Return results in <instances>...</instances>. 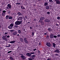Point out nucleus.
<instances>
[{
  "instance_id": "14",
  "label": "nucleus",
  "mask_w": 60,
  "mask_h": 60,
  "mask_svg": "<svg viewBox=\"0 0 60 60\" xmlns=\"http://www.w3.org/2000/svg\"><path fill=\"white\" fill-rule=\"evenodd\" d=\"M36 57V56L35 55H32V56L31 58L33 60L35 58V57Z\"/></svg>"
},
{
  "instance_id": "47",
  "label": "nucleus",
  "mask_w": 60,
  "mask_h": 60,
  "mask_svg": "<svg viewBox=\"0 0 60 60\" xmlns=\"http://www.w3.org/2000/svg\"><path fill=\"white\" fill-rule=\"evenodd\" d=\"M49 37V36H47L46 37V38L47 39H48Z\"/></svg>"
},
{
  "instance_id": "56",
  "label": "nucleus",
  "mask_w": 60,
  "mask_h": 60,
  "mask_svg": "<svg viewBox=\"0 0 60 60\" xmlns=\"http://www.w3.org/2000/svg\"><path fill=\"white\" fill-rule=\"evenodd\" d=\"M6 9H9V8L8 7H7Z\"/></svg>"
},
{
  "instance_id": "58",
  "label": "nucleus",
  "mask_w": 60,
  "mask_h": 60,
  "mask_svg": "<svg viewBox=\"0 0 60 60\" xmlns=\"http://www.w3.org/2000/svg\"><path fill=\"white\" fill-rule=\"evenodd\" d=\"M30 23V22H28V23Z\"/></svg>"
},
{
  "instance_id": "5",
  "label": "nucleus",
  "mask_w": 60,
  "mask_h": 60,
  "mask_svg": "<svg viewBox=\"0 0 60 60\" xmlns=\"http://www.w3.org/2000/svg\"><path fill=\"white\" fill-rule=\"evenodd\" d=\"M27 38H24V41L26 43H28V42L27 40Z\"/></svg>"
},
{
  "instance_id": "19",
  "label": "nucleus",
  "mask_w": 60,
  "mask_h": 60,
  "mask_svg": "<svg viewBox=\"0 0 60 60\" xmlns=\"http://www.w3.org/2000/svg\"><path fill=\"white\" fill-rule=\"evenodd\" d=\"M20 40L22 42H23V40L22 38H20Z\"/></svg>"
},
{
  "instance_id": "62",
  "label": "nucleus",
  "mask_w": 60,
  "mask_h": 60,
  "mask_svg": "<svg viewBox=\"0 0 60 60\" xmlns=\"http://www.w3.org/2000/svg\"><path fill=\"white\" fill-rule=\"evenodd\" d=\"M20 55H22V54H20Z\"/></svg>"
},
{
  "instance_id": "16",
  "label": "nucleus",
  "mask_w": 60,
  "mask_h": 60,
  "mask_svg": "<svg viewBox=\"0 0 60 60\" xmlns=\"http://www.w3.org/2000/svg\"><path fill=\"white\" fill-rule=\"evenodd\" d=\"M45 21L46 22H50V20L49 19H46L45 20Z\"/></svg>"
},
{
  "instance_id": "39",
  "label": "nucleus",
  "mask_w": 60,
  "mask_h": 60,
  "mask_svg": "<svg viewBox=\"0 0 60 60\" xmlns=\"http://www.w3.org/2000/svg\"><path fill=\"white\" fill-rule=\"evenodd\" d=\"M32 36H34V32H32Z\"/></svg>"
},
{
  "instance_id": "38",
  "label": "nucleus",
  "mask_w": 60,
  "mask_h": 60,
  "mask_svg": "<svg viewBox=\"0 0 60 60\" xmlns=\"http://www.w3.org/2000/svg\"><path fill=\"white\" fill-rule=\"evenodd\" d=\"M21 9H25V7H24V8L23 7H22V6H21Z\"/></svg>"
},
{
  "instance_id": "33",
  "label": "nucleus",
  "mask_w": 60,
  "mask_h": 60,
  "mask_svg": "<svg viewBox=\"0 0 60 60\" xmlns=\"http://www.w3.org/2000/svg\"><path fill=\"white\" fill-rule=\"evenodd\" d=\"M16 5H21V4L20 3H16Z\"/></svg>"
},
{
  "instance_id": "31",
  "label": "nucleus",
  "mask_w": 60,
  "mask_h": 60,
  "mask_svg": "<svg viewBox=\"0 0 60 60\" xmlns=\"http://www.w3.org/2000/svg\"><path fill=\"white\" fill-rule=\"evenodd\" d=\"M49 2L53 3V1L52 0H49Z\"/></svg>"
},
{
  "instance_id": "1",
  "label": "nucleus",
  "mask_w": 60,
  "mask_h": 60,
  "mask_svg": "<svg viewBox=\"0 0 60 60\" xmlns=\"http://www.w3.org/2000/svg\"><path fill=\"white\" fill-rule=\"evenodd\" d=\"M14 24L13 23H12L10 24L9 26H8V28L9 29H11L12 28V27L13 26Z\"/></svg>"
},
{
  "instance_id": "63",
  "label": "nucleus",
  "mask_w": 60,
  "mask_h": 60,
  "mask_svg": "<svg viewBox=\"0 0 60 60\" xmlns=\"http://www.w3.org/2000/svg\"><path fill=\"white\" fill-rule=\"evenodd\" d=\"M1 54H0V56H1Z\"/></svg>"
},
{
  "instance_id": "11",
  "label": "nucleus",
  "mask_w": 60,
  "mask_h": 60,
  "mask_svg": "<svg viewBox=\"0 0 60 60\" xmlns=\"http://www.w3.org/2000/svg\"><path fill=\"white\" fill-rule=\"evenodd\" d=\"M7 7H8L9 9H11V5L9 4H8Z\"/></svg>"
},
{
  "instance_id": "43",
  "label": "nucleus",
  "mask_w": 60,
  "mask_h": 60,
  "mask_svg": "<svg viewBox=\"0 0 60 60\" xmlns=\"http://www.w3.org/2000/svg\"><path fill=\"white\" fill-rule=\"evenodd\" d=\"M10 37V36L9 35H8V36H6V37L7 38H9Z\"/></svg>"
},
{
  "instance_id": "59",
  "label": "nucleus",
  "mask_w": 60,
  "mask_h": 60,
  "mask_svg": "<svg viewBox=\"0 0 60 60\" xmlns=\"http://www.w3.org/2000/svg\"><path fill=\"white\" fill-rule=\"evenodd\" d=\"M38 0L40 1L41 0Z\"/></svg>"
},
{
  "instance_id": "15",
  "label": "nucleus",
  "mask_w": 60,
  "mask_h": 60,
  "mask_svg": "<svg viewBox=\"0 0 60 60\" xmlns=\"http://www.w3.org/2000/svg\"><path fill=\"white\" fill-rule=\"evenodd\" d=\"M53 35H54L53 34H50V38H54L53 37Z\"/></svg>"
},
{
  "instance_id": "44",
  "label": "nucleus",
  "mask_w": 60,
  "mask_h": 60,
  "mask_svg": "<svg viewBox=\"0 0 60 60\" xmlns=\"http://www.w3.org/2000/svg\"><path fill=\"white\" fill-rule=\"evenodd\" d=\"M31 54H35V53L34 52H31L30 53Z\"/></svg>"
},
{
  "instance_id": "51",
  "label": "nucleus",
  "mask_w": 60,
  "mask_h": 60,
  "mask_svg": "<svg viewBox=\"0 0 60 60\" xmlns=\"http://www.w3.org/2000/svg\"><path fill=\"white\" fill-rule=\"evenodd\" d=\"M36 50H37V49H33V51H35Z\"/></svg>"
},
{
  "instance_id": "50",
  "label": "nucleus",
  "mask_w": 60,
  "mask_h": 60,
  "mask_svg": "<svg viewBox=\"0 0 60 60\" xmlns=\"http://www.w3.org/2000/svg\"><path fill=\"white\" fill-rule=\"evenodd\" d=\"M44 34L45 35H47V33H45Z\"/></svg>"
},
{
  "instance_id": "21",
  "label": "nucleus",
  "mask_w": 60,
  "mask_h": 60,
  "mask_svg": "<svg viewBox=\"0 0 60 60\" xmlns=\"http://www.w3.org/2000/svg\"><path fill=\"white\" fill-rule=\"evenodd\" d=\"M41 24L43 25H44L45 24V23L44 22L42 21H41Z\"/></svg>"
},
{
  "instance_id": "10",
  "label": "nucleus",
  "mask_w": 60,
  "mask_h": 60,
  "mask_svg": "<svg viewBox=\"0 0 60 60\" xmlns=\"http://www.w3.org/2000/svg\"><path fill=\"white\" fill-rule=\"evenodd\" d=\"M20 57L22 58V60H25L26 59V57L23 56L22 55L20 56Z\"/></svg>"
},
{
  "instance_id": "9",
  "label": "nucleus",
  "mask_w": 60,
  "mask_h": 60,
  "mask_svg": "<svg viewBox=\"0 0 60 60\" xmlns=\"http://www.w3.org/2000/svg\"><path fill=\"white\" fill-rule=\"evenodd\" d=\"M54 52L59 53L60 52L59 51V49H56L55 51Z\"/></svg>"
},
{
  "instance_id": "53",
  "label": "nucleus",
  "mask_w": 60,
  "mask_h": 60,
  "mask_svg": "<svg viewBox=\"0 0 60 60\" xmlns=\"http://www.w3.org/2000/svg\"><path fill=\"white\" fill-rule=\"evenodd\" d=\"M30 29H32V27H30Z\"/></svg>"
},
{
  "instance_id": "52",
  "label": "nucleus",
  "mask_w": 60,
  "mask_h": 60,
  "mask_svg": "<svg viewBox=\"0 0 60 60\" xmlns=\"http://www.w3.org/2000/svg\"><path fill=\"white\" fill-rule=\"evenodd\" d=\"M55 55H56V56H59V55L58 54H55Z\"/></svg>"
},
{
  "instance_id": "64",
  "label": "nucleus",
  "mask_w": 60,
  "mask_h": 60,
  "mask_svg": "<svg viewBox=\"0 0 60 60\" xmlns=\"http://www.w3.org/2000/svg\"><path fill=\"white\" fill-rule=\"evenodd\" d=\"M20 0L21 1L22 0Z\"/></svg>"
},
{
  "instance_id": "8",
  "label": "nucleus",
  "mask_w": 60,
  "mask_h": 60,
  "mask_svg": "<svg viewBox=\"0 0 60 60\" xmlns=\"http://www.w3.org/2000/svg\"><path fill=\"white\" fill-rule=\"evenodd\" d=\"M46 45L48 47H50L51 46V45L50 43H47L46 44Z\"/></svg>"
},
{
  "instance_id": "61",
  "label": "nucleus",
  "mask_w": 60,
  "mask_h": 60,
  "mask_svg": "<svg viewBox=\"0 0 60 60\" xmlns=\"http://www.w3.org/2000/svg\"><path fill=\"white\" fill-rule=\"evenodd\" d=\"M1 11V10L0 9V11Z\"/></svg>"
},
{
  "instance_id": "22",
  "label": "nucleus",
  "mask_w": 60,
  "mask_h": 60,
  "mask_svg": "<svg viewBox=\"0 0 60 60\" xmlns=\"http://www.w3.org/2000/svg\"><path fill=\"white\" fill-rule=\"evenodd\" d=\"M46 9H49V6H47L46 7Z\"/></svg>"
},
{
  "instance_id": "42",
  "label": "nucleus",
  "mask_w": 60,
  "mask_h": 60,
  "mask_svg": "<svg viewBox=\"0 0 60 60\" xmlns=\"http://www.w3.org/2000/svg\"><path fill=\"white\" fill-rule=\"evenodd\" d=\"M57 37H60V35H59V34H58L57 35Z\"/></svg>"
},
{
  "instance_id": "30",
  "label": "nucleus",
  "mask_w": 60,
  "mask_h": 60,
  "mask_svg": "<svg viewBox=\"0 0 60 60\" xmlns=\"http://www.w3.org/2000/svg\"><path fill=\"white\" fill-rule=\"evenodd\" d=\"M10 46H11V45L10 44H8V45L6 46V47H10Z\"/></svg>"
},
{
  "instance_id": "49",
  "label": "nucleus",
  "mask_w": 60,
  "mask_h": 60,
  "mask_svg": "<svg viewBox=\"0 0 60 60\" xmlns=\"http://www.w3.org/2000/svg\"><path fill=\"white\" fill-rule=\"evenodd\" d=\"M8 34V32H5L4 34Z\"/></svg>"
},
{
  "instance_id": "26",
  "label": "nucleus",
  "mask_w": 60,
  "mask_h": 60,
  "mask_svg": "<svg viewBox=\"0 0 60 60\" xmlns=\"http://www.w3.org/2000/svg\"><path fill=\"white\" fill-rule=\"evenodd\" d=\"M9 15H7L6 17V19H8L9 18Z\"/></svg>"
},
{
  "instance_id": "6",
  "label": "nucleus",
  "mask_w": 60,
  "mask_h": 60,
  "mask_svg": "<svg viewBox=\"0 0 60 60\" xmlns=\"http://www.w3.org/2000/svg\"><path fill=\"white\" fill-rule=\"evenodd\" d=\"M45 19V17H41L40 18V20H39V22H41V20H44Z\"/></svg>"
},
{
  "instance_id": "55",
  "label": "nucleus",
  "mask_w": 60,
  "mask_h": 60,
  "mask_svg": "<svg viewBox=\"0 0 60 60\" xmlns=\"http://www.w3.org/2000/svg\"><path fill=\"white\" fill-rule=\"evenodd\" d=\"M56 25H57V26H58V24L57 23H56Z\"/></svg>"
},
{
  "instance_id": "28",
  "label": "nucleus",
  "mask_w": 60,
  "mask_h": 60,
  "mask_svg": "<svg viewBox=\"0 0 60 60\" xmlns=\"http://www.w3.org/2000/svg\"><path fill=\"white\" fill-rule=\"evenodd\" d=\"M17 14L19 15H21V13L20 12H18L17 13Z\"/></svg>"
},
{
  "instance_id": "60",
  "label": "nucleus",
  "mask_w": 60,
  "mask_h": 60,
  "mask_svg": "<svg viewBox=\"0 0 60 60\" xmlns=\"http://www.w3.org/2000/svg\"><path fill=\"white\" fill-rule=\"evenodd\" d=\"M1 27V26L0 25V28Z\"/></svg>"
},
{
  "instance_id": "54",
  "label": "nucleus",
  "mask_w": 60,
  "mask_h": 60,
  "mask_svg": "<svg viewBox=\"0 0 60 60\" xmlns=\"http://www.w3.org/2000/svg\"><path fill=\"white\" fill-rule=\"evenodd\" d=\"M16 36H19V34H17V35Z\"/></svg>"
},
{
  "instance_id": "23",
  "label": "nucleus",
  "mask_w": 60,
  "mask_h": 60,
  "mask_svg": "<svg viewBox=\"0 0 60 60\" xmlns=\"http://www.w3.org/2000/svg\"><path fill=\"white\" fill-rule=\"evenodd\" d=\"M53 46L55 48L56 46V44L55 43H53L52 44Z\"/></svg>"
},
{
  "instance_id": "3",
  "label": "nucleus",
  "mask_w": 60,
  "mask_h": 60,
  "mask_svg": "<svg viewBox=\"0 0 60 60\" xmlns=\"http://www.w3.org/2000/svg\"><path fill=\"white\" fill-rule=\"evenodd\" d=\"M3 12L2 14V15L3 16H4L6 14V11L5 10H4L2 11Z\"/></svg>"
},
{
  "instance_id": "45",
  "label": "nucleus",
  "mask_w": 60,
  "mask_h": 60,
  "mask_svg": "<svg viewBox=\"0 0 60 60\" xmlns=\"http://www.w3.org/2000/svg\"><path fill=\"white\" fill-rule=\"evenodd\" d=\"M18 27V26H17L16 25H15L14 26V28H16V27Z\"/></svg>"
},
{
  "instance_id": "13",
  "label": "nucleus",
  "mask_w": 60,
  "mask_h": 60,
  "mask_svg": "<svg viewBox=\"0 0 60 60\" xmlns=\"http://www.w3.org/2000/svg\"><path fill=\"white\" fill-rule=\"evenodd\" d=\"M23 19V18L21 17H20L19 18H18V20L19 21H22Z\"/></svg>"
},
{
  "instance_id": "27",
  "label": "nucleus",
  "mask_w": 60,
  "mask_h": 60,
  "mask_svg": "<svg viewBox=\"0 0 60 60\" xmlns=\"http://www.w3.org/2000/svg\"><path fill=\"white\" fill-rule=\"evenodd\" d=\"M48 30L49 31H52L51 30L50 28H49L48 29Z\"/></svg>"
},
{
  "instance_id": "24",
  "label": "nucleus",
  "mask_w": 60,
  "mask_h": 60,
  "mask_svg": "<svg viewBox=\"0 0 60 60\" xmlns=\"http://www.w3.org/2000/svg\"><path fill=\"white\" fill-rule=\"evenodd\" d=\"M13 17L12 16H10L9 17L8 19H12Z\"/></svg>"
},
{
  "instance_id": "32",
  "label": "nucleus",
  "mask_w": 60,
  "mask_h": 60,
  "mask_svg": "<svg viewBox=\"0 0 60 60\" xmlns=\"http://www.w3.org/2000/svg\"><path fill=\"white\" fill-rule=\"evenodd\" d=\"M18 32L19 33H21V30H18Z\"/></svg>"
},
{
  "instance_id": "7",
  "label": "nucleus",
  "mask_w": 60,
  "mask_h": 60,
  "mask_svg": "<svg viewBox=\"0 0 60 60\" xmlns=\"http://www.w3.org/2000/svg\"><path fill=\"white\" fill-rule=\"evenodd\" d=\"M55 0L56 2V4H60V1L59 0Z\"/></svg>"
},
{
  "instance_id": "12",
  "label": "nucleus",
  "mask_w": 60,
  "mask_h": 60,
  "mask_svg": "<svg viewBox=\"0 0 60 60\" xmlns=\"http://www.w3.org/2000/svg\"><path fill=\"white\" fill-rule=\"evenodd\" d=\"M26 55L27 56H29V57L31 56V54L29 53H27L26 54Z\"/></svg>"
},
{
  "instance_id": "48",
  "label": "nucleus",
  "mask_w": 60,
  "mask_h": 60,
  "mask_svg": "<svg viewBox=\"0 0 60 60\" xmlns=\"http://www.w3.org/2000/svg\"><path fill=\"white\" fill-rule=\"evenodd\" d=\"M38 53L39 54H40V51H38Z\"/></svg>"
},
{
  "instance_id": "57",
  "label": "nucleus",
  "mask_w": 60,
  "mask_h": 60,
  "mask_svg": "<svg viewBox=\"0 0 60 60\" xmlns=\"http://www.w3.org/2000/svg\"><path fill=\"white\" fill-rule=\"evenodd\" d=\"M47 60H51L49 59H47Z\"/></svg>"
},
{
  "instance_id": "40",
  "label": "nucleus",
  "mask_w": 60,
  "mask_h": 60,
  "mask_svg": "<svg viewBox=\"0 0 60 60\" xmlns=\"http://www.w3.org/2000/svg\"><path fill=\"white\" fill-rule=\"evenodd\" d=\"M29 60H33L31 58H29L28 59Z\"/></svg>"
},
{
  "instance_id": "17",
  "label": "nucleus",
  "mask_w": 60,
  "mask_h": 60,
  "mask_svg": "<svg viewBox=\"0 0 60 60\" xmlns=\"http://www.w3.org/2000/svg\"><path fill=\"white\" fill-rule=\"evenodd\" d=\"M15 42V41L13 40V41H12L10 42L9 43L11 44H13Z\"/></svg>"
},
{
  "instance_id": "18",
  "label": "nucleus",
  "mask_w": 60,
  "mask_h": 60,
  "mask_svg": "<svg viewBox=\"0 0 60 60\" xmlns=\"http://www.w3.org/2000/svg\"><path fill=\"white\" fill-rule=\"evenodd\" d=\"M17 34V33L16 32H13L12 34V35H16Z\"/></svg>"
},
{
  "instance_id": "34",
  "label": "nucleus",
  "mask_w": 60,
  "mask_h": 60,
  "mask_svg": "<svg viewBox=\"0 0 60 60\" xmlns=\"http://www.w3.org/2000/svg\"><path fill=\"white\" fill-rule=\"evenodd\" d=\"M10 31L11 32H13L14 31V30H10Z\"/></svg>"
},
{
  "instance_id": "20",
  "label": "nucleus",
  "mask_w": 60,
  "mask_h": 60,
  "mask_svg": "<svg viewBox=\"0 0 60 60\" xmlns=\"http://www.w3.org/2000/svg\"><path fill=\"white\" fill-rule=\"evenodd\" d=\"M48 5V2L45 3L44 4V5L45 6Z\"/></svg>"
},
{
  "instance_id": "41",
  "label": "nucleus",
  "mask_w": 60,
  "mask_h": 60,
  "mask_svg": "<svg viewBox=\"0 0 60 60\" xmlns=\"http://www.w3.org/2000/svg\"><path fill=\"white\" fill-rule=\"evenodd\" d=\"M11 11H8V14H9L10 13Z\"/></svg>"
},
{
  "instance_id": "35",
  "label": "nucleus",
  "mask_w": 60,
  "mask_h": 60,
  "mask_svg": "<svg viewBox=\"0 0 60 60\" xmlns=\"http://www.w3.org/2000/svg\"><path fill=\"white\" fill-rule=\"evenodd\" d=\"M12 52V51H8V53H10L11 52Z\"/></svg>"
},
{
  "instance_id": "2",
  "label": "nucleus",
  "mask_w": 60,
  "mask_h": 60,
  "mask_svg": "<svg viewBox=\"0 0 60 60\" xmlns=\"http://www.w3.org/2000/svg\"><path fill=\"white\" fill-rule=\"evenodd\" d=\"M21 23V21H17L15 22V24L16 25H20Z\"/></svg>"
},
{
  "instance_id": "36",
  "label": "nucleus",
  "mask_w": 60,
  "mask_h": 60,
  "mask_svg": "<svg viewBox=\"0 0 60 60\" xmlns=\"http://www.w3.org/2000/svg\"><path fill=\"white\" fill-rule=\"evenodd\" d=\"M57 19L58 20L60 19V17H57Z\"/></svg>"
},
{
  "instance_id": "46",
  "label": "nucleus",
  "mask_w": 60,
  "mask_h": 60,
  "mask_svg": "<svg viewBox=\"0 0 60 60\" xmlns=\"http://www.w3.org/2000/svg\"><path fill=\"white\" fill-rule=\"evenodd\" d=\"M39 45H41V43L39 42Z\"/></svg>"
},
{
  "instance_id": "29",
  "label": "nucleus",
  "mask_w": 60,
  "mask_h": 60,
  "mask_svg": "<svg viewBox=\"0 0 60 60\" xmlns=\"http://www.w3.org/2000/svg\"><path fill=\"white\" fill-rule=\"evenodd\" d=\"M57 36H56V35H54V36H53V38H57Z\"/></svg>"
},
{
  "instance_id": "37",
  "label": "nucleus",
  "mask_w": 60,
  "mask_h": 60,
  "mask_svg": "<svg viewBox=\"0 0 60 60\" xmlns=\"http://www.w3.org/2000/svg\"><path fill=\"white\" fill-rule=\"evenodd\" d=\"M47 14H48V15H49L50 14V12H47Z\"/></svg>"
},
{
  "instance_id": "25",
  "label": "nucleus",
  "mask_w": 60,
  "mask_h": 60,
  "mask_svg": "<svg viewBox=\"0 0 60 60\" xmlns=\"http://www.w3.org/2000/svg\"><path fill=\"white\" fill-rule=\"evenodd\" d=\"M9 59L10 60H14V59L12 57H10Z\"/></svg>"
},
{
  "instance_id": "4",
  "label": "nucleus",
  "mask_w": 60,
  "mask_h": 60,
  "mask_svg": "<svg viewBox=\"0 0 60 60\" xmlns=\"http://www.w3.org/2000/svg\"><path fill=\"white\" fill-rule=\"evenodd\" d=\"M7 36V35H6L5 36L3 37L2 38L3 39L5 40V41H7L8 40V39L6 37V36Z\"/></svg>"
}]
</instances>
